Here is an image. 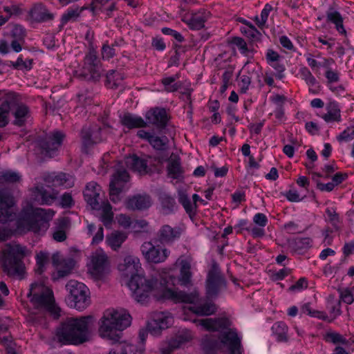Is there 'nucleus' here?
I'll list each match as a JSON object with an SVG mask.
<instances>
[{"mask_svg":"<svg viewBox=\"0 0 354 354\" xmlns=\"http://www.w3.org/2000/svg\"><path fill=\"white\" fill-rule=\"evenodd\" d=\"M106 77V84L111 88L117 87L119 84V80L122 79L120 74L114 70L109 71Z\"/></svg>","mask_w":354,"mask_h":354,"instance_id":"nucleus-55","label":"nucleus"},{"mask_svg":"<svg viewBox=\"0 0 354 354\" xmlns=\"http://www.w3.org/2000/svg\"><path fill=\"white\" fill-rule=\"evenodd\" d=\"M99 208H92L93 209L100 212V221L105 226L111 224L113 219V212L112 207L108 201L99 202Z\"/></svg>","mask_w":354,"mask_h":354,"instance_id":"nucleus-36","label":"nucleus"},{"mask_svg":"<svg viewBox=\"0 0 354 354\" xmlns=\"http://www.w3.org/2000/svg\"><path fill=\"white\" fill-rule=\"evenodd\" d=\"M32 62L30 59L24 61L21 57H19L16 62H12V66L17 69L30 70L32 68Z\"/></svg>","mask_w":354,"mask_h":354,"instance_id":"nucleus-58","label":"nucleus"},{"mask_svg":"<svg viewBox=\"0 0 354 354\" xmlns=\"http://www.w3.org/2000/svg\"><path fill=\"white\" fill-rule=\"evenodd\" d=\"M192 339V335L189 332H186L185 335H179L174 339H171L169 342L162 346L161 352L162 354H171V353L179 348L180 345Z\"/></svg>","mask_w":354,"mask_h":354,"instance_id":"nucleus-34","label":"nucleus"},{"mask_svg":"<svg viewBox=\"0 0 354 354\" xmlns=\"http://www.w3.org/2000/svg\"><path fill=\"white\" fill-rule=\"evenodd\" d=\"M140 250L148 262L159 263L164 262L169 256V251L156 247L151 242H145L140 247Z\"/></svg>","mask_w":354,"mask_h":354,"instance_id":"nucleus-16","label":"nucleus"},{"mask_svg":"<svg viewBox=\"0 0 354 354\" xmlns=\"http://www.w3.org/2000/svg\"><path fill=\"white\" fill-rule=\"evenodd\" d=\"M130 176L125 169H118L113 174L109 184L110 199L114 203L121 200L120 194L129 188Z\"/></svg>","mask_w":354,"mask_h":354,"instance_id":"nucleus-11","label":"nucleus"},{"mask_svg":"<svg viewBox=\"0 0 354 354\" xmlns=\"http://www.w3.org/2000/svg\"><path fill=\"white\" fill-rule=\"evenodd\" d=\"M245 25L244 27L241 28V32L248 38L252 40H259L261 36V32L252 25L250 22L243 19L241 21Z\"/></svg>","mask_w":354,"mask_h":354,"instance_id":"nucleus-48","label":"nucleus"},{"mask_svg":"<svg viewBox=\"0 0 354 354\" xmlns=\"http://www.w3.org/2000/svg\"><path fill=\"white\" fill-rule=\"evenodd\" d=\"M102 73V66L97 55L94 52H90L84 57L81 76L88 81H97L101 77Z\"/></svg>","mask_w":354,"mask_h":354,"instance_id":"nucleus-12","label":"nucleus"},{"mask_svg":"<svg viewBox=\"0 0 354 354\" xmlns=\"http://www.w3.org/2000/svg\"><path fill=\"white\" fill-rule=\"evenodd\" d=\"M161 31L164 35H171L178 42H183L184 41L183 36L175 30L165 27L162 28Z\"/></svg>","mask_w":354,"mask_h":354,"instance_id":"nucleus-62","label":"nucleus"},{"mask_svg":"<svg viewBox=\"0 0 354 354\" xmlns=\"http://www.w3.org/2000/svg\"><path fill=\"white\" fill-rule=\"evenodd\" d=\"M250 84L251 78L248 75H241L239 80V86L240 87L241 93H245L248 90Z\"/></svg>","mask_w":354,"mask_h":354,"instance_id":"nucleus-60","label":"nucleus"},{"mask_svg":"<svg viewBox=\"0 0 354 354\" xmlns=\"http://www.w3.org/2000/svg\"><path fill=\"white\" fill-rule=\"evenodd\" d=\"M68 295L66 301L68 306L78 310H83L90 304L88 288L81 282L70 280L66 285Z\"/></svg>","mask_w":354,"mask_h":354,"instance_id":"nucleus-9","label":"nucleus"},{"mask_svg":"<svg viewBox=\"0 0 354 354\" xmlns=\"http://www.w3.org/2000/svg\"><path fill=\"white\" fill-rule=\"evenodd\" d=\"M27 248L17 243L5 245L0 251V268L8 276H20L24 273L23 259L27 254Z\"/></svg>","mask_w":354,"mask_h":354,"instance_id":"nucleus-7","label":"nucleus"},{"mask_svg":"<svg viewBox=\"0 0 354 354\" xmlns=\"http://www.w3.org/2000/svg\"><path fill=\"white\" fill-rule=\"evenodd\" d=\"M232 43L237 46L241 54L247 55L248 48L246 42L241 37H234Z\"/></svg>","mask_w":354,"mask_h":354,"instance_id":"nucleus-63","label":"nucleus"},{"mask_svg":"<svg viewBox=\"0 0 354 354\" xmlns=\"http://www.w3.org/2000/svg\"><path fill=\"white\" fill-rule=\"evenodd\" d=\"M21 180L19 173L12 171L0 172V183H14Z\"/></svg>","mask_w":354,"mask_h":354,"instance_id":"nucleus-54","label":"nucleus"},{"mask_svg":"<svg viewBox=\"0 0 354 354\" xmlns=\"http://www.w3.org/2000/svg\"><path fill=\"white\" fill-rule=\"evenodd\" d=\"M326 17L328 21L335 25L336 29L339 33L346 32L343 26V18L338 11L330 8L326 12Z\"/></svg>","mask_w":354,"mask_h":354,"instance_id":"nucleus-41","label":"nucleus"},{"mask_svg":"<svg viewBox=\"0 0 354 354\" xmlns=\"http://www.w3.org/2000/svg\"><path fill=\"white\" fill-rule=\"evenodd\" d=\"M226 285L225 280L221 273L216 269L211 270L207 279L206 292L208 297H216L222 287Z\"/></svg>","mask_w":354,"mask_h":354,"instance_id":"nucleus-21","label":"nucleus"},{"mask_svg":"<svg viewBox=\"0 0 354 354\" xmlns=\"http://www.w3.org/2000/svg\"><path fill=\"white\" fill-rule=\"evenodd\" d=\"M101 129L97 125H85L81 131V140L82 144V151L88 153V149L100 142L101 138Z\"/></svg>","mask_w":354,"mask_h":354,"instance_id":"nucleus-19","label":"nucleus"},{"mask_svg":"<svg viewBox=\"0 0 354 354\" xmlns=\"http://www.w3.org/2000/svg\"><path fill=\"white\" fill-rule=\"evenodd\" d=\"M272 335L278 342H287L288 327L283 322H275L272 326Z\"/></svg>","mask_w":354,"mask_h":354,"instance_id":"nucleus-40","label":"nucleus"},{"mask_svg":"<svg viewBox=\"0 0 354 354\" xmlns=\"http://www.w3.org/2000/svg\"><path fill=\"white\" fill-rule=\"evenodd\" d=\"M327 86L330 84H337L339 82V73L328 68L325 72Z\"/></svg>","mask_w":354,"mask_h":354,"instance_id":"nucleus-56","label":"nucleus"},{"mask_svg":"<svg viewBox=\"0 0 354 354\" xmlns=\"http://www.w3.org/2000/svg\"><path fill=\"white\" fill-rule=\"evenodd\" d=\"M131 317L124 309H107L100 319L99 334L101 337L117 342L120 338V331L131 324Z\"/></svg>","mask_w":354,"mask_h":354,"instance_id":"nucleus-5","label":"nucleus"},{"mask_svg":"<svg viewBox=\"0 0 354 354\" xmlns=\"http://www.w3.org/2000/svg\"><path fill=\"white\" fill-rule=\"evenodd\" d=\"M151 197L147 194H137L128 199L127 208L133 210H142L151 205Z\"/></svg>","mask_w":354,"mask_h":354,"instance_id":"nucleus-26","label":"nucleus"},{"mask_svg":"<svg viewBox=\"0 0 354 354\" xmlns=\"http://www.w3.org/2000/svg\"><path fill=\"white\" fill-rule=\"evenodd\" d=\"M178 202L183 206L185 212L192 216L195 214L196 205L193 204L187 194L183 191L178 192Z\"/></svg>","mask_w":354,"mask_h":354,"instance_id":"nucleus-49","label":"nucleus"},{"mask_svg":"<svg viewBox=\"0 0 354 354\" xmlns=\"http://www.w3.org/2000/svg\"><path fill=\"white\" fill-rule=\"evenodd\" d=\"M147 121L158 127L163 128L166 126L168 117L165 109L156 108L146 113Z\"/></svg>","mask_w":354,"mask_h":354,"instance_id":"nucleus-29","label":"nucleus"},{"mask_svg":"<svg viewBox=\"0 0 354 354\" xmlns=\"http://www.w3.org/2000/svg\"><path fill=\"white\" fill-rule=\"evenodd\" d=\"M201 345L205 354H215L221 344L218 339L212 335H206L203 339Z\"/></svg>","mask_w":354,"mask_h":354,"instance_id":"nucleus-42","label":"nucleus"},{"mask_svg":"<svg viewBox=\"0 0 354 354\" xmlns=\"http://www.w3.org/2000/svg\"><path fill=\"white\" fill-rule=\"evenodd\" d=\"M180 77L179 74H176L170 77H165L161 80V83L164 86L167 92H175L178 91L182 86L180 82H176Z\"/></svg>","mask_w":354,"mask_h":354,"instance_id":"nucleus-44","label":"nucleus"},{"mask_svg":"<svg viewBox=\"0 0 354 354\" xmlns=\"http://www.w3.org/2000/svg\"><path fill=\"white\" fill-rule=\"evenodd\" d=\"M339 142H348L354 139V128H347L344 130L337 137Z\"/></svg>","mask_w":354,"mask_h":354,"instance_id":"nucleus-59","label":"nucleus"},{"mask_svg":"<svg viewBox=\"0 0 354 354\" xmlns=\"http://www.w3.org/2000/svg\"><path fill=\"white\" fill-rule=\"evenodd\" d=\"M159 201L161 210L164 214H169L174 211L176 206L175 199L167 193H161L159 195Z\"/></svg>","mask_w":354,"mask_h":354,"instance_id":"nucleus-39","label":"nucleus"},{"mask_svg":"<svg viewBox=\"0 0 354 354\" xmlns=\"http://www.w3.org/2000/svg\"><path fill=\"white\" fill-rule=\"evenodd\" d=\"M173 324V317L167 312H155L147 324V331L152 335H158L162 330L167 328Z\"/></svg>","mask_w":354,"mask_h":354,"instance_id":"nucleus-14","label":"nucleus"},{"mask_svg":"<svg viewBox=\"0 0 354 354\" xmlns=\"http://www.w3.org/2000/svg\"><path fill=\"white\" fill-rule=\"evenodd\" d=\"M322 118L327 122L339 121L341 115L338 104L335 102H330L327 106V113Z\"/></svg>","mask_w":354,"mask_h":354,"instance_id":"nucleus-43","label":"nucleus"},{"mask_svg":"<svg viewBox=\"0 0 354 354\" xmlns=\"http://www.w3.org/2000/svg\"><path fill=\"white\" fill-rule=\"evenodd\" d=\"M162 162V159L160 157L147 155L138 156L133 154L125 159L126 165L140 174L148 173L151 170L150 167H157Z\"/></svg>","mask_w":354,"mask_h":354,"instance_id":"nucleus-10","label":"nucleus"},{"mask_svg":"<svg viewBox=\"0 0 354 354\" xmlns=\"http://www.w3.org/2000/svg\"><path fill=\"white\" fill-rule=\"evenodd\" d=\"M312 240L309 237H297L290 243V248L298 254H302L311 247Z\"/></svg>","mask_w":354,"mask_h":354,"instance_id":"nucleus-38","label":"nucleus"},{"mask_svg":"<svg viewBox=\"0 0 354 354\" xmlns=\"http://www.w3.org/2000/svg\"><path fill=\"white\" fill-rule=\"evenodd\" d=\"M193 322L207 330L220 332L221 342L227 346L230 354H242L241 338L235 329L229 328L231 323L227 318H205L194 319Z\"/></svg>","mask_w":354,"mask_h":354,"instance_id":"nucleus-4","label":"nucleus"},{"mask_svg":"<svg viewBox=\"0 0 354 354\" xmlns=\"http://www.w3.org/2000/svg\"><path fill=\"white\" fill-rule=\"evenodd\" d=\"M128 237L127 233L115 230L107 234L106 243L113 250L118 251Z\"/></svg>","mask_w":354,"mask_h":354,"instance_id":"nucleus-33","label":"nucleus"},{"mask_svg":"<svg viewBox=\"0 0 354 354\" xmlns=\"http://www.w3.org/2000/svg\"><path fill=\"white\" fill-rule=\"evenodd\" d=\"M52 261L57 270L52 275L53 280L68 276L75 266V261L72 258L61 257L58 253L53 255Z\"/></svg>","mask_w":354,"mask_h":354,"instance_id":"nucleus-20","label":"nucleus"},{"mask_svg":"<svg viewBox=\"0 0 354 354\" xmlns=\"http://www.w3.org/2000/svg\"><path fill=\"white\" fill-rule=\"evenodd\" d=\"M12 114L14 115L13 124L17 127H22L30 118V112L29 108L24 104H17L13 109Z\"/></svg>","mask_w":354,"mask_h":354,"instance_id":"nucleus-32","label":"nucleus"},{"mask_svg":"<svg viewBox=\"0 0 354 354\" xmlns=\"http://www.w3.org/2000/svg\"><path fill=\"white\" fill-rule=\"evenodd\" d=\"M55 212L51 209L35 208L32 206L22 209L17 220V228L34 232H45Z\"/></svg>","mask_w":354,"mask_h":354,"instance_id":"nucleus-6","label":"nucleus"},{"mask_svg":"<svg viewBox=\"0 0 354 354\" xmlns=\"http://www.w3.org/2000/svg\"><path fill=\"white\" fill-rule=\"evenodd\" d=\"M36 266L35 271L37 274H42L46 269L49 262V254L46 252L41 251L37 254L35 257Z\"/></svg>","mask_w":354,"mask_h":354,"instance_id":"nucleus-45","label":"nucleus"},{"mask_svg":"<svg viewBox=\"0 0 354 354\" xmlns=\"http://www.w3.org/2000/svg\"><path fill=\"white\" fill-rule=\"evenodd\" d=\"M299 72L301 79L308 85L309 92L313 94H318L320 90L319 82L313 75L310 70L307 67L304 66L299 69Z\"/></svg>","mask_w":354,"mask_h":354,"instance_id":"nucleus-35","label":"nucleus"},{"mask_svg":"<svg viewBox=\"0 0 354 354\" xmlns=\"http://www.w3.org/2000/svg\"><path fill=\"white\" fill-rule=\"evenodd\" d=\"M162 299H169L175 303L183 302L193 304L189 310L198 315H210L216 312V308L213 303H203L196 290L188 294L167 287L162 291Z\"/></svg>","mask_w":354,"mask_h":354,"instance_id":"nucleus-8","label":"nucleus"},{"mask_svg":"<svg viewBox=\"0 0 354 354\" xmlns=\"http://www.w3.org/2000/svg\"><path fill=\"white\" fill-rule=\"evenodd\" d=\"M28 297L35 308L30 312L28 320L33 324L45 323L47 313L57 319L60 316V308L55 304L53 292L41 283H32Z\"/></svg>","mask_w":354,"mask_h":354,"instance_id":"nucleus-2","label":"nucleus"},{"mask_svg":"<svg viewBox=\"0 0 354 354\" xmlns=\"http://www.w3.org/2000/svg\"><path fill=\"white\" fill-rule=\"evenodd\" d=\"M15 199L11 193L6 189L0 190V222L6 223L13 217V206Z\"/></svg>","mask_w":354,"mask_h":354,"instance_id":"nucleus-18","label":"nucleus"},{"mask_svg":"<svg viewBox=\"0 0 354 354\" xmlns=\"http://www.w3.org/2000/svg\"><path fill=\"white\" fill-rule=\"evenodd\" d=\"M169 140L166 136L159 137L153 135L149 144L156 150L164 151L167 148Z\"/></svg>","mask_w":354,"mask_h":354,"instance_id":"nucleus-52","label":"nucleus"},{"mask_svg":"<svg viewBox=\"0 0 354 354\" xmlns=\"http://www.w3.org/2000/svg\"><path fill=\"white\" fill-rule=\"evenodd\" d=\"M44 181L46 183L49 184L51 187L62 186L68 188L73 185L72 178L64 173L48 174L45 176Z\"/></svg>","mask_w":354,"mask_h":354,"instance_id":"nucleus-27","label":"nucleus"},{"mask_svg":"<svg viewBox=\"0 0 354 354\" xmlns=\"http://www.w3.org/2000/svg\"><path fill=\"white\" fill-rule=\"evenodd\" d=\"M30 16L32 20L37 22L51 21L54 15L50 13L42 3L35 4L30 11Z\"/></svg>","mask_w":354,"mask_h":354,"instance_id":"nucleus-30","label":"nucleus"},{"mask_svg":"<svg viewBox=\"0 0 354 354\" xmlns=\"http://www.w3.org/2000/svg\"><path fill=\"white\" fill-rule=\"evenodd\" d=\"M10 26V35L13 38L10 44L12 49L19 53L21 50V44L24 42L26 37V30L24 27L19 24H12Z\"/></svg>","mask_w":354,"mask_h":354,"instance_id":"nucleus-25","label":"nucleus"},{"mask_svg":"<svg viewBox=\"0 0 354 354\" xmlns=\"http://www.w3.org/2000/svg\"><path fill=\"white\" fill-rule=\"evenodd\" d=\"M58 192L49 184H40L32 189V199L40 205H50L57 198Z\"/></svg>","mask_w":354,"mask_h":354,"instance_id":"nucleus-15","label":"nucleus"},{"mask_svg":"<svg viewBox=\"0 0 354 354\" xmlns=\"http://www.w3.org/2000/svg\"><path fill=\"white\" fill-rule=\"evenodd\" d=\"M64 134L60 131H54L45 136L40 138L37 144L41 149V153L52 156L61 146L64 138Z\"/></svg>","mask_w":354,"mask_h":354,"instance_id":"nucleus-13","label":"nucleus"},{"mask_svg":"<svg viewBox=\"0 0 354 354\" xmlns=\"http://www.w3.org/2000/svg\"><path fill=\"white\" fill-rule=\"evenodd\" d=\"M169 178L180 181L183 179L184 170L181 166L180 158L172 154L168 160L167 167Z\"/></svg>","mask_w":354,"mask_h":354,"instance_id":"nucleus-24","label":"nucleus"},{"mask_svg":"<svg viewBox=\"0 0 354 354\" xmlns=\"http://www.w3.org/2000/svg\"><path fill=\"white\" fill-rule=\"evenodd\" d=\"M101 187L92 181L88 183L84 192V199L91 208H99V202L102 201L100 194Z\"/></svg>","mask_w":354,"mask_h":354,"instance_id":"nucleus-22","label":"nucleus"},{"mask_svg":"<svg viewBox=\"0 0 354 354\" xmlns=\"http://www.w3.org/2000/svg\"><path fill=\"white\" fill-rule=\"evenodd\" d=\"M90 272L91 274L97 279H102L106 274L108 273V258L103 251H96L92 254Z\"/></svg>","mask_w":354,"mask_h":354,"instance_id":"nucleus-17","label":"nucleus"},{"mask_svg":"<svg viewBox=\"0 0 354 354\" xmlns=\"http://www.w3.org/2000/svg\"><path fill=\"white\" fill-rule=\"evenodd\" d=\"M91 316L70 317L57 328L56 336L63 344L80 345L89 339Z\"/></svg>","mask_w":354,"mask_h":354,"instance_id":"nucleus-3","label":"nucleus"},{"mask_svg":"<svg viewBox=\"0 0 354 354\" xmlns=\"http://www.w3.org/2000/svg\"><path fill=\"white\" fill-rule=\"evenodd\" d=\"M272 10V6L269 3H266L261 10L260 18L259 16H256L254 17V21L260 28H263L265 26L268 21V16Z\"/></svg>","mask_w":354,"mask_h":354,"instance_id":"nucleus-53","label":"nucleus"},{"mask_svg":"<svg viewBox=\"0 0 354 354\" xmlns=\"http://www.w3.org/2000/svg\"><path fill=\"white\" fill-rule=\"evenodd\" d=\"M326 214L328 216L329 221L333 225H336L339 223V216L334 207H328L326 209Z\"/></svg>","mask_w":354,"mask_h":354,"instance_id":"nucleus-64","label":"nucleus"},{"mask_svg":"<svg viewBox=\"0 0 354 354\" xmlns=\"http://www.w3.org/2000/svg\"><path fill=\"white\" fill-rule=\"evenodd\" d=\"M181 234L182 229L180 227H172L169 225H164L158 230L157 236L160 243L169 244L178 239Z\"/></svg>","mask_w":354,"mask_h":354,"instance_id":"nucleus-23","label":"nucleus"},{"mask_svg":"<svg viewBox=\"0 0 354 354\" xmlns=\"http://www.w3.org/2000/svg\"><path fill=\"white\" fill-rule=\"evenodd\" d=\"M140 259L134 256L126 257L123 263L118 265L121 274L125 277H131L128 286L133 297L139 303L147 302L151 297L157 300L162 299V289L167 288L169 283L174 285L177 280L175 277L169 276V279L165 278L159 283L155 277L146 278L140 275Z\"/></svg>","mask_w":354,"mask_h":354,"instance_id":"nucleus-1","label":"nucleus"},{"mask_svg":"<svg viewBox=\"0 0 354 354\" xmlns=\"http://www.w3.org/2000/svg\"><path fill=\"white\" fill-rule=\"evenodd\" d=\"M210 16L209 12L201 10L193 13L190 19L186 21L188 26L192 30H200L205 26V23Z\"/></svg>","mask_w":354,"mask_h":354,"instance_id":"nucleus-31","label":"nucleus"},{"mask_svg":"<svg viewBox=\"0 0 354 354\" xmlns=\"http://www.w3.org/2000/svg\"><path fill=\"white\" fill-rule=\"evenodd\" d=\"M176 263L180 266V276L178 281L181 285L187 286L190 284L192 277V259L189 258H179Z\"/></svg>","mask_w":354,"mask_h":354,"instance_id":"nucleus-28","label":"nucleus"},{"mask_svg":"<svg viewBox=\"0 0 354 354\" xmlns=\"http://www.w3.org/2000/svg\"><path fill=\"white\" fill-rule=\"evenodd\" d=\"M11 103L12 100H6L0 105V128L8 124Z\"/></svg>","mask_w":354,"mask_h":354,"instance_id":"nucleus-50","label":"nucleus"},{"mask_svg":"<svg viewBox=\"0 0 354 354\" xmlns=\"http://www.w3.org/2000/svg\"><path fill=\"white\" fill-rule=\"evenodd\" d=\"M308 281L306 278H300L295 284L292 285L289 288V290L291 292H299L302 290L307 288Z\"/></svg>","mask_w":354,"mask_h":354,"instance_id":"nucleus-61","label":"nucleus"},{"mask_svg":"<svg viewBox=\"0 0 354 354\" xmlns=\"http://www.w3.org/2000/svg\"><path fill=\"white\" fill-rule=\"evenodd\" d=\"M120 122L127 128L131 129L140 128L146 126V122L140 117L127 113L120 116Z\"/></svg>","mask_w":354,"mask_h":354,"instance_id":"nucleus-37","label":"nucleus"},{"mask_svg":"<svg viewBox=\"0 0 354 354\" xmlns=\"http://www.w3.org/2000/svg\"><path fill=\"white\" fill-rule=\"evenodd\" d=\"M324 339L326 342L332 343L333 344H341L342 345L348 346L350 341L347 340L343 335L335 331L329 330L326 332L324 335Z\"/></svg>","mask_w":354,"mask_h":354,"instance_id":"nucleus-47","label":"nucleus"},{"mask_svg":"<svg viewBox=\"0 0 354 354\" xmlns=\"http://www.w3.org/2000/svg\"><path fill=\"white\" fill-rule=\"evenodd\" d=\"M136 346L126 342L116 344L107 354H136Z\"/></svg>","mask_w":354,"mask_h":354,"instance_id":"nucleus-46","label":"nucleus"},{"mask_svg":"<svg viewBox=\"0 0 354 354\" xmlns=\"http://www.w3.org/2000/svg\"><path fill=\"white\" fill-rule=\"evenodd\" d=\"M290 269L288 268H283L277 271H273L271 272L270 277L272 281H280L283 280L285 277L290 274Z\"/></svg>","mask_w":354,"mask_h":354,"instance_id":"nucleus-57","label":"nucleus"},{"mask_svg":"<svg viewBox=\"0 0 354 354\" xmlns=\"http://www.w3.org/2000/svg\"><path fill=\"white\" fill-rule=\"evenodd\" d=\"M83 8L80 9L78 7L69 8L62 17V26H64L69 21H75L80 17Z\"/></svg>","mask_w":354,"mask_h":354,"instance_id":"nucleus-51","label":"nucleus"}]
</instances>
